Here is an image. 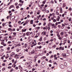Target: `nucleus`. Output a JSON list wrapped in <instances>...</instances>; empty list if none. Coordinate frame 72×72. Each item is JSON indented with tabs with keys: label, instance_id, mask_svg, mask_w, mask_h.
I'll return each instance as SVG.
<instances>
[{
	"label": "nucleus",
	"instance_id": "obj_31",
	"mask_svg": "<svg viewBox=\"0 0 72 72\" xmlns=\"http://www.w3.org/2000/svg\"><path fill=\"white\" fill-rule=\"evenodd\" d=\"M12 61L13 63H14V59H13L12 60Z\"/></svg>",
	"mask_w": 72,
	"mask_h": 72
},
{
	"label": "nucleus",
	"instance_id": "obj_7",
	"mask_svg": "<svg viewBox=\"0 0 72 72\" xmlns=\"http://www.w3.org/2000/svg\"><path fill=\"white\" fill-rule=\"evenodd\" d=\"M40 67L41 68H44V65H41Z\"/></svg>",
	"mask_w": 72,
	"mask_h": 72
},
{
	"label": "nucleus",
	"instance_id": "obj_36",
	"mask_svg": "<svg viewBox=\"0 0 72 72\" xmlns=\"http://www.w3.org/2000/svg\"><path fill=\"white\" fill-rule=\"evenodd\" d=\"M66 55H67V56H69V54L68 55V53H66Z\"/></svg>",
	"mask_w": 72,
	"mask_h": 72
},
{
	"label": "nucleus",
	"instance_id": "obj_52",
	"mask_svg": "<svg viewBox=\"0 0 72 72\" xmlns=\"http://www.w3.org/2000/svg\"><path fill=\"white\" fill-rule=\"evenodd\" d=\"M10 30H11V28H8V30L9 31H10Z\"/></svg>",
	"mask_w": 72,
	"mask_h": 72
},
{
	"label": "nucleus",
	"instance_id": "obj_54",
	"mask_svg": "<svg viewBox=\"0 0 72 72\" xmlns=\"http://www.w3.org/2000/svg\"><path fill=\"white\" fill-rule=\"evenodd\" d=\"M30 14H33V12H31L30 13Z\"/></svg>",
	"mask_w": 72,
	"mask_h": 72
},
{
	"label": "nucleus",
	"instance_id": "obj_58",
	"mask_svg": "<svg viewBox=\"0 0 72 72\" xmlns=\"http://www.w3.org/2000/svg\"><path fill=\"white\" fill-rule=\"evenodd\" d=\"M49 62H50V63H52V61H51V60H50L49 61Z\"/></svg>",
	"mask_w": 72,
	"mask_h": 72
},
{
	"label": "nucleus",
	"instance_id": "obj_44",
	"mask_svg": "<svg viewBox=\"0 0 72 72\" xmlns=\"http://www.w3.org/2000/svg\"><path fill=\"white\" fill-rule=\"evenodd\" d=\"M5 23H3V24H2V26H3V27H4V26H5Z\"/></svg>",
	"mask_w": 72,
	"mask_h": 72
},
{
	"label": "nucleus",
	"instance_id": "obj_40",
	"mask_svg": "<svg viewBox=\"0 0 72 72\" xmlns=\"http://www.w3.org/2000/svg\"><path fill=\"white\" fill-rule=\"evenodd\" d=\"M12 13H11V14H10L9 16L10 17H11V16H12Z\"/></svg>",
	"mask_w": 72,
	"mask_h": 72
},
{
	"label": "nucleus",
	"instance_id": "obj_24",
	"mask_svg": "<svg viewBox=\"0 0 72 72\" xmlns=\"http://www.w3.org/2000/svg\"><path fill=\"white\" fill-rule=\"evenodd\" d=\"M28 20H27L26 21H25V23L27 24L28 22V21H27Z\"/></svg>",
	"mask_w": 72,
	"mask_h": 72
},
{
	"label": "nucleus",
	"instance_id": "obj_16",
	"mask_svg": "<svg viewBox=\"0 0 72 72\" xmlns=\"http://www.w3.org/2000/svg\"><path fill=\"white\" fill-rule=\"evenodd\" d=\"M5 26H8V22H6L5 24Z\"/></svg>",
	"mask_w": 72,
	"mask_h": 72
},
{
	"label": "nucleus",
	"instance_id": "obj_49",
	"mask_svg": "<svg viewBox=\"0 0 72 72\" xmlns=\"http://www.w3.org/2000/svg\"><path fill=\"white\" fill-rule=\"evenodd\" d=\"M42 4H45V1H43L42 2Z\"/></svg>",
	"mask_w": 72,
	"mask_h": 72
},
{
	"label": "nucleus",
	"instance_id": "obj_57",
	"mask_svg": "<svg viewBox=\"0 0 72 72\" xmlns=\"http://www.w3.org/2000/svg\"><path fill=\"white\" fill-rule=\"evenodd\" d=\"M57 21H59V19L58 18H57L56 19Z\"/></svg>",
	"mask_w": 72,
	"mask_h": 72
},
{
	"label": "nucleus",
	"instance_id": "obj_29",
	"mask_svg": "<svg viewBox=\"0 0 72 72\" xmlns=\"http://www.w3.org/2000/svg\"><path fill=\"white\" fill-rule=\"evenodd\" d=\"M5 64L4 63L2 64V66H5Z\"/></svg>",
	"mask_w": 72,
	"mask_h": 72
},
{
	"label": "nucleus",
	"instance_id": "obj_18",
	"mask_svg": "<svg viewBox=\"0 0 72 72\" xmlns=\"http://www.w3.org/2000/svg\"><path fill=\"white\" fill-rule=\"evenodd\" d=\"M41 6L40 5H39L38 6H39V7H41L40 8V9L41 10L42 9H42V7H41Z\"/></svg>",
	"mask_w": 72,
	"mask_h": 72
},
{
	"label": "nucleus",
	"instance_id": "obj_5",
	"mask_svg": "<svg viewBox=\"0 0 72 72\" xmlns=\"http://www.w3.org/2000/svg\"><path fill=\"white\" fill-rule=\"evenodd\" d=\"M60 35H61L62 36H63V35H64V32H62L60 33Z\"/></svg>",
	"mask_w": 72,
	"mask_h": 72
},
{
	"label": "nucleus",
	"instance_id": "obj_28",
	"mask_svg": "<svg viewBox=\"0 0 72 72\" xmlns=\"http://www.w3.org/2000/svg\"><path fill=\"white\" fill-rule=\"evenodd\" d=\"M27 46V44H25V48H26Z\"/></svg>",
	"mask_w": 72,
	"mask_h": 72
},
{
	"label": "nucleus",
	"instance_id": "obj_48",
	"mask_svg": "<svg viewBox=\"0 0 72 72\" xmlns=\"http://www.w3.org/2000/svg\"><path fill=\"white\" fill-rule=\"evenodd\" d=\"M11 72H12L13 71H14V70L13 69V68H12L11 69Z\"/></svg>",
	"mask_w": 72,
	"mask_h": 72
},
{
	"label": "nucleus",
	"instance_id": "obj_21",
	"mask_svg": "<svg viewBox=\"0 0 72 72\" xmlns=\"http://www.w3.org/2000/svg\"><path fill=\"white\" fill-rule=\"evenodd\" d=\"M68 60H69V62H72V60H71V59L70 58L68 59Z\"/></svg>",
	"mask_w": 72,
	"mask_h": 72
},
{
	"label": "nucleus",
	"instance_id": "obj_25",
	"mask_svg": "<svg viewBox=\"0 0 72 72\" xmlns=\"http://www.w3.org/2000/svg\"><path fill=\"white\" fill-rule=\"evenodd\" d=\"M50 3L51 4H53V0L51 1Z\"/></svg>",
	"mask_w": 72,
	"mask_h": 72
},
{
	"label": "nucleus",
	"instance_id": "obj_23",
	"mask_svg": "<svg viewBox=\"0 0 72 72\" xmlns=\"http://www.w3.org/2000/svg\"><path fill=\"white\" fill-rule=\"evenodd\" d=\"M30 22H32L31 24H33V20H32L30 21Z\"/></svg>",
	"mask_w": 72,
	"mask_h": 72
},
{
	"label": "nucleus",
	"instance_id": "obj_41",
	"mask_svg": "<svg viewBox=\"0 0 72 72\" xmlns=\"http://www.w3.org/2000/svg\"><path fill=\"white\" fill-rule=\"evenodd\" d=\"M7 50H10V47H8L7 49Z\"/></svg>",
	"mask_w": 72,
	"mask_h": 72
},
{
	"label": "nucleus",
	"instance_id": "obj_33",
	"mask_svg": "<svg viewBox=\"0 0 72 72\" xmlns=\"http://www.w3.org/2000/svg\"><path fill=\"white\" fill-rule=\"evenodd\" d=\"M12 54L13 55H15V53H14V52H12Z\"/></svg>",
	"mask_w": 72,
	"mask_h": 72
},
{
	"label": "nucleus",
	"instance_id": "obj_10",
	"mask_svg": "<svg viewBox=\"0 0 72 72\" xmlns=\"http://www.w3.org/2000/svg\"><path fill=\"white\" fill-rule=\"evenodd\" d=\"M42 37H40V40H39L40 41H42Z\"/></svg>",
	"mask_w": 72,
	"mask_h": 72
},
{
	"label": "nucleus",
	"instance_id": "obj_55",
	"mask_svg": "<svg viewBox=\"0 0 72 72\" xmlns=\"http://www.w3.org/2000/svg\"><path fill=\"white\" fill-rule=\"evenodd\" d=\"M26 22H25L23 24V26H25L26 25Z\"/></svg>",
	"mask_w": 72,
	"mask_h": 72
},
{
	"label": "nucleus",
	"instance_id": "obj_45",
	"mask_svg": "<svg viewBox=\"0 0 72 72\" xmlns=\"http://www.w3.org/2000/svg\"><path fill=\"white\" fill-rule=\"evenodd\" d=\"M69 21L70 22L71 21V18H69Z\"/></svg>",
	"mask_w": 72,
	"mask_h": 72
},
{
	"label": "nucleus",
	"instance_id": "obj_4",
	"mask_svg": "<svg viewBox=\"0 0 72 72\" xmlns=\"http://www.w3.org/2000/svg\"><path fill=\"white\" fill-rule=\"evenodd\" d=\"M27 30V29H25L24 30L22 29V32H26V31Z\"/></svg>",
	"mask_w": 72,
	"mask_h": 72
},
{
	"label": "nucleus",
	"instance_id": "obj_20",
	"mask_svg": "<svg viewBox=\"0 0 72 72\" xmlns=\"http://www.w3.org/2000/svg\"><path fill=\"white\" fill-rule=\"evenodd\" d=\"M37 36H40V33H38L36 34Z\"/></svg>",
	"mask_w": 72,
	"mask_h": 72
},
{
	"label": "nucleus",
	"instance_id": "obj_62",
	"mask_svg": "<svg viewBox=\"0 0 72 72\" xmlns=\"http://www.w3.org/2000/svg\"><path fill=\"white\" fill-rule=\"evenodd\" d=\"M57 36L58 37H60V35L59 34H57Z\"/></svg>",
	"mask_w": 72,
	"mask_h": 72
},
{
	"label": "nucleus",
	"instance_id": "obj_9",
	"mask_svg": "<svg viewBox=\"0 0 72 72\" xmlns=\"http://www.w3.org/2000/svg\"><path fill=\"white\" fill-rule=\"evenodd\" d=\"M26 35L27 36H28L29 35H30V32H28L26 33Z\"/></svg>",
	"mask_w": 72,
	"mask_h": 72
},
{
	"label": "nucleus",
	"instance_id": "obj_1",
	"mask_svg": "<svg viewBox=\"0 0 72 72\" xmlns=\"http://www.w3.org/2000/svg\"><path fill=\"white\" fill-rule=\"evenodd\" d=\"M60 67L61 68H62V69H63L64 68V66L62 64H61L60 65Z\"/></svg>",
	"mask_w": 72,
	"mask_h": 72
},
{
	"label": "nucleus",
	"instance_id": "obj_14",
	"mask_svg": "<svg viewBox=\"0 0 72 72\" xmlns=\"http://www.w3.org/2000/svg\"><path fill=\"white\" fill-rule=\"evenodd\" d=\"M60 8L61 9L60 10V12L61 13H62V8Z\"/></svg>",
	"mask_w": 72,
	"mask_h": 72
},
{
	"label": "nucleus",
	"instance_id": "obj_12",
	"mask_svg": "<svg viewBox=\"0 0 72 72\" xmlns=\"http://www.w3.org/2000/svg\"><path fill=\"white\" fill-rule=\"evenodd\" d=\"M26 15V14L24 13H22V16H23V17H24V16H25V15Z\"/></svg>",
	"mask_w": 72,
	"mask_h": 72
},
{
	"label": "nucleus",
	"instance_id": "obj_42",
	"mask_svg": "<svg viewBox=\"0 0 72 72\" xmlns=\"http://www.w3.org/2000/svg\"><path fill=\"white\" fill-rule=\"evenodd\" d=\"M13 34L14 35H16L17 34V33L15 32H14L13 33Z\"/></svg>",
	"mask_w": 72,
	"mask_h": 72
},
{
	"label": "nucleus",
	"instance_id": "obj_27",
	"mask_svg": "<svg viewBox=\"0 0 72 72\" xmlns=\"http://www.w3.org/2000/svg\"><path fill=\"white\" fill-rule=\"evenodd\" d=\"M58 27L59 28H60L61 27V26L60 25H58Z\"/></svg>",
	"mask_w": 72,
	"mask_h": 72
},
{
	"label": "nucleus",
	"instance_id": "obj_64",
	"mask_svg": "<svg viewBox=\"0 0 72 72\" xmlns=\"http://www.w3.org/2000/svg\"><path fill=\"white\" fill-rule=\"evenodd\" d=\"M38 45H40L41 44V42H39L38 44Z\"/></svg>",
	"mask_w": 72,
	"mask_h": 72
},
{
	"label": "nucleus",
	"instance_id": "obj_32",
	"mask_svg": "<svg viewBox=\"0 0 72 72\" xmlns=\"http://www.w3.org/2000/svg\"><path fill=\"white\" fill-rule=\"evenodd\" d=\"M54 56H53V55H52L50 57V58H53Z\"/></svg>",
	"mask_w": 72,
	"mask_h": 72
},
{
	"label": "nucleus",
	"instance_id": "obj_53",
	"mask_svg": "<svg viewBox=\"0 0 72 72\" xmlns=\"http://www.w3.org/2000/svg\"><path fill=\"white\" fill-rule=\"evenodd\" d=\"M62 47L60 46L59 48V50H61V49H62Z\"/></svg>",
	"mask_w": 72,
	"mask_h": 72
},
{
	"label": "nucleus",
	"instance_id": "obj_2",
	"mask_svg": "<svg viewBox=\"0 0 72 72\" xmlns=\"http://www.w3.org/2000/svg\"><path fill=\"white\" fill-rule=\"evenodd\" d=\"M62 56L64 57L65 58H66L67 57L66 56V54L65 53H62Z\"/></svg>",
	"mask_w": 72,
	"mask_h": 72
},
{
	"label": "nucleus",
	"instance_id": "obj_6",
	"mask_svg": "<svg viewBox=\"0 0 72 72\" xmlns=\"http://www.w3.org/2000/svg\"><path fill=\"white\" fill-rule=\"evenodd\" d=\"M15 18V16H12L11 17V19H14V18Z\"/></svg>",
	"mask_w": 72,
	"mask_h": 72
},
{
	"label": "nucleus",
	"instance_id": "obj_15",
	"mask_svg": "<svg viewBox=\"0 0 72 72\" xmlns=\"http://www.w3.org/2000/svg\"><path fill=\"white\" fill-rule=\"evenodd\" d=\"M2 71H4V70H5V68H3L2 69Z\"/></svg>",
	"mask_w": 72,
	"mask_h": 72
},
{
	"label": "nucleus",
	"instance_id": "obj_26",
	"mask_svg": "<svg viewBox=\"0 0 72 72\" xmlns=\"http://www.w3.org/2000/svg\"><path fill=\"white\" fill-rule=\"evenodd\" d=\"M16 51H17V52H18L19 51V49H17L16 50Z\"/></svg>",
	"mask_w": 72,
	"mask_h": 72
},
{
	"label": "nucleus",
	"instance_id": "obj_47",
	"mask_svg": "<svg viewBox=\"0 0 72 72\" xmlns=\"http://www.w3.org/2000/svg\"><path fill=\"white\" fill-rule=\"evenodd\" d=\"M56 15H58V14H59V13L58 12H57L56 13Z\"/></svg>",
	"mask_w": 72,
	"mask_h": 72
},
{
	"label": "nucleus",
	"instance_id": "obj_39",
	"mask_svg": "<svg viewBox=\"0 0 72 72\" xmlns=\"http://www.w3.org/2000/svg\"><path fill=\"white\" fill-rule=\"evenodd\" d=\"M12 13V11H9L8 12V13L9 14H10V13Z\"/></svg>",
	"mask_w": 72,
	"mask_h": 72
},
{
	"label": "nucleus",
	"instance_id": "obj_34",
	"mask_svg": "<svg viewBox=\"0 0 72 72\" xmlns=\"http://www.w3.org/2000/svg\"><path fill=\"white\" fill-rule=\"evenodd\" d=\"M51 25L52 26H55V24H51Z\"/></svg>",
	"mask_w": 72,
	"mask_h": 72
},
{
	"label": "nucleus",
	"instance_id": "obj_61",
	"mask_svg": "<svg viewBox=\"0 0 72 72\" xmlns=\"http://www.w3.org/2000/svg\"><path fill=\"white\" fill-rule=\"evenodd\" d=\"M42 46H40L39 47V48L41 49V48Z\"/></svg>",
	"mask_w": 72,
	"mask_h": 72
},
{
	"label": "nucleus",
	"instance_id": "obj_3",
	"mask_svg": "<svg viewBox=\"0 0 72 72\" xmlns=\"http://www.w3.org/2000/svg\"><path fill=\"white\" fill-rule=\"evenodd\" d=\"M35 53V50H32L31 51V53H30V54H33V53Z\"/></svg>",
	"mask_w": 72,
	"mask_h": 72
},
{
	"label": "nucleus",
	"instance_id": "obj_19",
	"mask_svg": "<svg viewBox=\"0 0 72 72\" xmlns=\"http://www.w3.org/2000/svg\"><path fill=\"white\" fill-rule=\"evenodd\" d=\"M4 42H3V41H2L1 43V44H2V45H3L4 44Z\"/></svg>",
	"mask_w": 72,
	"mask_h": 72
},
{
	"label": "nucleus",
	"instance_id": "obj_46",
	"mask_svg": "<svg viewBox=\"0 0 72 72\" xmlns=\"http://www.w3.org/2000/svg\"><path fill=\"white\" fill-rule=\"evenodd\" d=\"M15 48V47L14 46L12 47L11 48V49H14Z\"/></svg>",
	"mask_w": 72,
	"mask_h": 72
},
{
	"label": "nucleus",
	"instance_id": "obj_60",
	"mask_svg": "<svg viewBox=\"0 0 72 72\" xmlns=\"http://www.w3.org/2000/svg\"><path fill=\"white\" fill-rule=\"evenodd\" d=\"M46 24V22L44 23L43 24V26H45V25Z\"/></svg>",
	"mask_w": 72,
	"mask_h": 72
},
{
	"label": "nucleus",
	"instance_id": "obj_22",
	"mask_svg": "<svg viewBox=\"0 0 72 72\" xmlns=\"http://www.w3.org/2000/svg\"><path fill=\"white\" fill-rule=\"evenodd\" d=\"M64 47H62L61 48V50H64Z\"/></svg>",
	"mask_w": 72,
	"mask_h": 72
},
{
	"label": "nucleus",
	"instance_id": "obj_35",
	"mask_svg": "<svg viewBox=\"0 0 72 72\" xmlns=\"http://www.w3.org/2000/svg\"><path fill=\"white\" fill-rule=\"evenodd\" d=\"M10 7H11V8H13L14 7V5H11L10 6Z\"/></svg>",
	"mask_w": 72,
	"mask_h": 72
},
{
	"label": "nucleus",
	"instance_id": "obj_50",
	"mask_svg": "<svg viewBox=\"0 0 72 72\" xmlns=\"http://www.w3.org/2000/svg\"><path fill=\"white\" fill-rule=\"evenodd\" d=\"M25 51H27V52H28V49H26V50H25Z\"/></svg>",
	"mask_w": 72,
	"mask_h": 72
},
{
	"label": "nucleus",
	"instance_id": "obj_43",
	"mask_svg": "<svg viewBox=\"0 0 72 72\" xmlns=\"http://www.w3.org/2000/svg\"><path fill=\"white\" fill-rule=\"evenodd\" d=\"M15 31V29L14 28H13L12 29V31Z\"/></svg>",
	"mask_w": 72,
	"mask_h": 72
},
{
	"label": "nucleus",
	"instance_id": "obj_17",
	"mask_svg": "<svg viewBox=\"0 0 72 72\" xmlns=\"http://www.w3.org/2000/svg\"><path fill=\"white\" fill-rule=\"evenodd\" d=\"M53 21L54 22H57V20L55 19H53Z\"/></svg>",
	"mask_w": 72,
	"mask_h": 72
},
{
	"label": "nucleus",
	"instance_id": "obj_11",
	"mask_svg": "<svg viewBox=\"0 0 72 72\" xmlns=\"http://www.w3.org/2000/svg\"><path fill=\"white\" fill-rule=\"evenodd\" d=\"M46 33L45 31H44L43 32V35H46Z\"/></svg>",
	"mask_w": 72,
	"mask_h": 72
},
{
	"label": "nucleus",
	"instance_id": "obj_63",
	"mask_svg": "<svg viewBox=\"0 0 72 72\" xmlns=\"http://www.w3.org/2000/svg\"><path fill=\"white\" fill-rule=\"evenodd\" d=\"M30 15H28L27 16V18H30Z\"/></svg>",
	"mask_w": 72,
	"mask_h": 72
},
{
	"label": "nucleus",
	"instance_id": "obj_59",
	"mask_svg": "<svg viewBox=\"0 0 72 72\" xmlns=\"http://www.w3.org/2000/svg\"><path fill=\"white\" fill-rule=\"evenodd\" d=\"M11 43V41H8V44H10Z\"/></svg>",
	"mask_w": 72,
	"mask_h": 72
},
{
	"label": "nucleus",
	"instance_id": "obj_38",
	"mask_svg": "<svg viewBox=\"0 0 72 72\" xmlns=\"http://www.w3.org/2000/svg\"><path fill=\"white\" fill-rule=\"evenodd\" d=\"M12 68V67L11 66H9L8 67V68L9 69L10 68Z\"/></svg>",
	"mask_w": 72,
	"mask_h": 72
},
{
	"label": "nucleus",
	"instance_id": "obj_8",
	"mask_svg": "<svg viewBox=\"0 0 72 72\" xmlns=\"http://www.w3.org/2000/svg\"><path fill=\"white\" fill-rule=\"evenodd\" d=\"M45 64V61H43L42 62V65H44V64Z\"/></svg>",
	"mask_w": 72,
	"mask_h": 72
},
{
	"label": "nucleus",
	"instance_id": "obj_37",
	"mask_svg": "<svg viewBox=\"0 0 72 72\" xmlns=\"http://www.w3.org/2000/svg\"><path fill=\"white\" fill-rule=\"evenodd\" d=\"M58 22H56V23H55V25H56V26H57V25H58Z\"/></svg>",
	"mask_w": 72,
	"mask_h": 72
},
{
	"label": "nucleus",
	"instance_id": "obj_56",
	"mask_svg": "<svg viewBox=\"0 0 72 72\" xmlns=\"http://www.w3.org/2000/svg\"><path fill=\"white\" fill-rule=\"evenodd\" d=\"M16 8H17V9H18L19 8V6H16Z\"/></svg>",
	"mask_w": 72,
	"mask_h": 72
},
{
	"label": "nucleus",
	"instance_id": "obj_13",
	"mask_svg": "<svg viewBox=\"0 0 72 72\" xmlns=\"http://www.w3.org/2000/svg\"><path fill=\"white\" fill-rule=\"evenodd\" d=\"M65 6H66V5H65V3H63L62 8H64Z\"/></svg>",
	"mask_w": 72,
	"mask_h": 72
},
{
	"label": "nucleus",
	"instance_id": "obj_30",
	"mask_svg": "<svg viewBox=\"0 0 72 72\" xmlns=\"http://www.w3.org/2000/svg\"><path fill=\"white\" fill-rule=\"evenodd\" d=\"M39 46H37L35 47V49H39Z\"/></svg>",
	"mask_w": 72,
	"mask_h": 72
},
{
	"label": "nucleus",
	"instance_id": "obj_51",
	"mask_svg": "<svg viewBox=\"0 0 72 72\" xmlns=\"http://www.w3.org/2000/svg\"><path fill=\"white\" fill-rule=\"evenodd\" d=\"M15 69H18V67H15Z\"/></svg>",
	"mask_w": 72,
	"mask_h": 72
}]
</instances>
